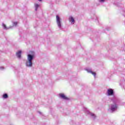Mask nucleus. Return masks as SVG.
Instances as JSON below:
<instances>
[{
	"label": "nucleus",
	"mask_w": 125,
	"mask_h": 125,
	"mask_svg": "<svg viewBox=\"0 0 125 125\" xmlns=\"http://www.w3.org/2000/svg\"><path fill=\"white\" fill-rule=\"evenodd\" d=\"M33 58L34 57L31 55H28L27 59L28 60V62H26V66H27V67H32V65L33 64L32 62V61L33 60Z\"/></svg>",
	"instance_id": "obj_1"
},
{
	"label": "nucleus",
	"mask_w": 125,
	"mask_h": 125,
	"mask_svg": "<svg viewBox=\"0 0 125 125\" xmlns=\"http://www.w3.org/2000/svg\"><path fill=\"white\" fill-rule=\"evenodd\" d=\"M117 109H118V105L117 104H111L110 110L112 112H115Z\"/></svg>",
	"instance_id": "obj_2"
},
{
	"label": "nucleus",
	"mask_w": 125,
	"mask_h": 125,
	"mask_svg": "<svg viewBox=\"0 0 125 125\" xmlns=\"http://www.w3.org/2000/svg\"><path fill=\"white\" fill-rule=\"evenodd\" d=\"M61 19L60 18L58 15L56 16V21L58 24V27L59 28H61V21H60Z\"/></svg>",
	"instance_id": "obj_3"
},
{
	"label": "nucleus",
	"mask_w": 125,
	"mask_h": 125,
	"mask_svg": "<svg viewBox=\"0 0 125 125\" xmlns=\"http://www.w3.org/2000/svg\"><path fill=\"white\" fill-rule=\"evenodd\" d=\"M59 95L61 98H62V99H64V100H69V98L67 97L64 94L61 93Z\"/></svg>",
	"instance_id": "obj_4"
},
{
	"label": "nucleus",
	"mask_w": 125,
	"mask_h": 125,
	"mask_svg": "<svg viewBox=\"0 0 125 125\" xmlns=\"http://www.w3.org/2000/svg\"><path fill=\"white\" fill-rule=\"evenodd\" d=\"M22 52L21 51H19L18 52H17V56L18 58H21V53Z\"/></svg>",
	"instance_id": "obj_5"
},
{
	"label": "nucleus",
	"mask_w": 125,
	"mask_h": 125,
	"mask_svg": "<svg viewBox=\"0 0 125 125\" xmlns=\"http://www.w3.org/2000/svg\"><path fill=\"white\" fill-rule=\"evenodd\" d=\"M110 95H113L115 97V95L114 94V90L112 89H110Z\"/></svg>",
	"instance_id": "obj_6"
},
{
	"label": "nucleus",
	"mask_w": 125,
	"mask_h": 125,
	"mask_svg": "<svg viewBox=\"0 0 125 125\" xmlns=\"http://www.w3.org/2000/svg\"><path fill=\"white\" fill-rule=\"evenodd\" d=\"M69 21H71L73 24L75 23V20L74 19V18H73V17H71L70 18H69Z\"/></svg>",
	"instance_id": "obj_7"
},
{
	"label": "nucleus",
	"mask_w": 125,
	"mask_h": 125,
	"mask_svg": "<svg viewBox=\"0 0 125 125\" xmlns=\"http://www.w3.org/2000/svg\"><path fill=\"white\" fill-rule=\"evenodd\" d=\"M3 98L6 99V98H8V96L7 95V94H4L3 95Z\"/></svg>",
	"instance_id": "obj_8"
},
{
	"label": "nucleus",
	"mask_w": 125,
	"mask_h": 125,
	"mask_svg": "<svg viewBox=\"0 0 125 125\" xmlns=\"http://www.w3.org/2000/svg\"><path fill=\"white\" fill-rule=\"evenodd\" d=\"M39 6H40V5H39V4H35L36 11H37L38 10V8L39 7Z\"/></svg>",
	"instance_id": "obj_9"
},
{
	"label": "nucleus",
	"mask_w": 125,
	"mask_h": 125,
	"mask_svg": "<svg viewBox=\"0 0 125 125\" xmlns=\"http://www.w3.org/2000/svg\"><path fill=\"white\" fill-rule=\"evenodd\" d=\"M2 26H3V28H4V29H5V30L7 29V27H6V25L5 24L3 23Z\"/></svg>",
	"instance_id": "obj_10"
},
{
	"label": "nucleus",
	"mask_w": 125,
	"mask_h": 125,
	"mask_svg": "<svg viewBox=\"0 0 125 125\" xmlns=\"http://www.w3.org/2000/svg\"><path fill=\"white\" fill-rule=\"evenodd\" d=\"M91 74H92L93 76H94V77H95V76H96V73L95 72H93V71H90Z\"/></svg>",
	"instance_id": "obj_11"
},
{
	"label": "nucleus",
	"mask_w": 125,
	"mask_h": 125,
	"mask_svg": "<svg viewBox=\"0 0 125 125\" xmlns=\"http://www.w3.org/2000/svg\"><path fill=\"white\" fill-rule=\"evenodd\" d=\"M106 0H99L100 2H104Z\"/></svg>",
	"instance_id": "obj_12"
},
{
	"label": "nucleus",
	"mask_w": 125,
	"mask_h": 125,
	"mask_svg": "<svg viewBox=\"0 0 125 125\" xmlns=\"http://www.w3.org/2000/svg\"><path fill=\"white\" fill-rule=\"evenodd\" d=\"M107 93H108V95H110V89L108 90Z\"/></svg>",
	"instance_id": "obj_13"
},
{
	"label": "nucleus",
	"mask_w": 125,
	"mask_h": 125,
	"mask_svg": "<svg viewBox=\"0 0 125 125\" xmlns=\"http://www.w3.org/2000/svg\"><path fill=\"white\" fill-rule=\"evenodd\" d=\"M14 25H15V26H16V25H17V22H14Z\"/></svg>",
	"instance_id": "obj_14"
},
{
	"label": "nucleus",
	"mask_w": 125,
	"mask_h": 125,
	"mask_svg": "<svg viewBox=\"0 0 125 125\" xmlns=\"http://www.w3.org/2000/svg\"><path fill=\"white\" fill-rule=\"evenodd\" d=\"M39 1H42V0H38Z\"/></svg>",
	"instance_id": "obj_15"
},
{
	"label": "nucleus",
	"mask_w": 125,
	"mask_h": 125,
	"mask_svg": "<svg viewBox=\"0 0 125 125\" xmlns=\"http://www.w3.org/2000/svg\"><path fill=\"white\" fill-rule=\"evenodd\" d=\"M92 116H94V114H92Z\"/></svg>",
	"instance_id": "obj_16"
}]
</instances>
